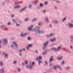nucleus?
<instances>
[{"label":"nucleus","instance_id":"nucleus-1","mask_svg":"<svg viewBox=\"0 0 73 73\" xmlns=\"http://www.w3.org/2000/svg\"><path fill=\"white\" fill-rule=\"evenodd\" d=\"M40 29V27H36V29H35L34 31L35 33L37 35H39V34H42L44 33V31L42 30H40L39 29Z\"/></svg>","mask_w":73,"mask_h":73},{"label":"nucleus","instance_id":"nucleus-2","mask_svg":"<svg viewBox=\"0 0 73 73\" xmlns=\"http://www.w3.org/2000/svg\"><path fill=\"white\" fill-rule=\"evenodd\" d=\"M48 44H49V41H47L46 42L44 43L43 44V50H44L45 49V48H46V46H47V45Z\"/></svg>","mask_w":73,"mask_h":73},{"label":"nucleus","instance_id":"nucleus-3","mask_svg":"<svg viewBox=\"0 0 73 73\" xmlns=\"http://www.w3.org/2000/svg\"><path fill=\"white\" fill-rule=\"evenodd\" d=\"M3 55L4 56V58H5L6 59L8 58V56H9V55H8V54L6 53V52H3Z\"/></svg>","mask_w":73,"mask_h":73},{"label":"nucleus","instance_id":"nucleus-4","mask_svg":"<svg viewBox=\"0 0 73 73\" xmlns=\"http://www.w3.org/2000/svg\"><path fill=\"white\" fill-rule=\"evenodd\" d=\"M50 42H55L56 41V39L55 38H53L52 39H50Z\"/></svg>","mask_w":73,"mask_h":73},{"label":"nucleus","instance_id":"nucleus-5","mask_svg":"<svg viewBox=\"0 0 73 73\" xmlns=\"http://www.w3.org/2000/svg\"><path fill=\"white\" fill-rule=\"evenodd\" d=\"M3 41L4 44H8V40H7V39H3Z\"/></svg>","mask_w":73,"mask_h":73},{"label":"nucleus","instance_id":"nucleus-6","mask_svg":"<svg viewBox=\"0 0 73 73\" xmlns=\"http://www.w3.org/2000/svg\"><path fill=\"white\" fill-rule=\"evenodd\" d=\"M61 49V46H58L57 48H56V51H60V49Z\"/></svg>","mask_w":73,"mask_h":73},{"label":"nucleus","instance_id":"nucleus-7","mask_svg":"<svg viewBox=\"0 0 73 73\" xmlns=\"http://www.w3.org/2000/svg\"><path fill=\"white\" fill-rule=\"evenodd\" d=\"M26 8H27V7H25L24 8H23V9L20 10V12H23V11H24V10H25V9H26Z\"/></svg>","mask_w":73,"mask_h":73},{"label":"nucleus","instance_id":"nucleus-8","mask_svg":"<svg viewBox=\"0 0 73 73\" xmlns=\"http://www.w3.org/2000/svg\"><path fill=\"white\" fill-rule=\"evenodd\" d=\"M0 73H5L4 69L3 68H2L0 70Z\"/></svg>","mask_w":73,"mask_h":73},{"label":"nucleus","instance_id":"nucleus-9","mask_svg":"<svg viewBox=\"0 0 73 73\" xmlns=\"http://www.w3.org/2000/svg\"><path fill=\"white\" fill-rule=\"evenodd\" d=\"M69 27L70 28H73V25L72 23H69L68 24Z\"/></svg>","mask_w":73,"mask_h":73},{"label":"nucleus","instance_id":"nucleus-10","mask_svg":"<svg viewBox=\"0 0 73 73\" xmlns=\"http://www.w3.org/2000/svg\"><path fill=\"white\" fill-rule=\"evenodd\" d=\"M38 2V1H32V4L34 5L36 4H37Z\"/></svg>","mask_w":73,"mask_h":73},{"label":"nucleus","instance_id":"nucleus-11","mask_svg":"<svg viewBox=\"0 0 73 73\" xmlns=\"http://www.w3.org/2000/svg\"><path fill=\"white\" fill-rule=\"evenodd\" d=\"M53 56H51V58H50L49 60V62H51L53 60Z\"/></svg>","mask_w":73,"mask_h":73},{"label":"nucleus","instance_id":"nucleus-12","mask_svg":"<svg viewBox=\"0 0 73 73\" xmlns=\"http://www.w3.org/2000/svg\"><path fill=\"white\" fill-rule=\"evenodd\" d=\"M54 66H55L56 68H56H59L60 69H61V68L60 67V65H56L55 66V65H53Z\"/></svg>","mask_w":73,"mask_h":73},{"label":"nucleus","instance_id":"nucleus-13","mask_svg":"<svg viewBox=\"0 0 73 73\" xmlns=\"http://www.w3.org/2000/svg\"><path fill=\"white\" fill-rule=\"evenodd\" d=\"M41 59H42V58L40 56H39L38 58V57H36V60L38 61L39 60H41Z\"/></svg>","mask_w":73,"mask_h":73},{"label":"nucleus","instance_id":"nucleus-14","mask_svg":"<svg viewBox=\"0 0 73 73\" xmlns=\"http://www.w3.org/2000/svg\"><path fill=\"white\" fill-rule=\"evenodd\" d=\"M33 27V25H31V27H29L28 29V30H29V31H31L32 30V28Z\"/></svg>","mask_w":73,"mask_h":73},{"label":"nucleus","instance_id":"nucleus-15","mask_svg":"<svg viewBox=\"0 0 73 73\" xmlns=\"http://www.w3.org/2000/svg\"><path fill=\"white\" fill-rule=\"evenodd\" d=\"M5 27H6V26L5 25L0 26V28H2V29H3V28H5Z\"/></svg>","mask_w":73,"mask_h":73},{"label":"nucleus","instance_id":"nucleus-16","mask_svg":"<svg viewBox=\"0 0 73 73\" xmlns=\"http://www.w3.org/2000/svg\"><path fill=\"white\" fill-rule=\"evenodd\" d=\"M45 20L46 22H48L49 21V19L47 17H45Z\"/></svg>","mask_w":73,"mask_h":73},{"label":"nucleus","instance_id":"nucleus-17","mask_svg":"<svg viewBox=\"0 0 73 73\" xmlns=\"http://www.w3.org/2000/svg\"><path fill=\"white\" fill-rule=\"evenodd\" d=\"M51 49L53 50H55V51H57V50H56V48L55 47L51 48Z\"/></svg>","mask_w":73,"mask_h":73},{"label":"nucleus","instance_id":"nucleus-18","mask_svg":"<svg viewBox=\"0 0 73 73\" xmlns=\"http://www.w3.org/2000/svg\"><path fill=\"white\" fill-rule=\"evenodd\" d=\"M66 17H65L62 20V22H64V21H66Z\"/></svg>","mask_w":73,"mask_h":73},{"label":"nucleus","instance_id":"nucleus-19","mask_svg":"<svg viewBox=\"0 0 73 73\" xmlns=\"http://www.w3.org/2000/svg\"><path fill=\"white\" fill-rule=\"evenodd\" d=\"M62 58H63V56H61L60 58H58L57 59L58 60H62Z\"/></svg>","mask_w":73,"mask_h":73},{"label":"nucleus","instance_id":"nucleus-20","mask_svg":"<svg viewBox=\"0 0 73 73\" xmlns=\"http://www.w3.org/2000/svg\"><path fill=\"white\" fill-rule=\"evenodd\" d=\"M12 43H13V44H14V45H15V46L16 47H17V46L18 45L17 44H16V42H12Z\"/></svg>","mask_w":73,"mask_h":73},{"label":"nucleus","instance_id":"nucleus-21","mask_svg":"<svg viewBox=\"0 0 73 73\" xmlns=\"http://www.w3.org/2000/svg\"><path fill=\"white\" fill-rule=\"evenodd\" d=\"M28 7L30 9H31L32 8V5L31 4H29L28 5Z\"/></svg>","mask_w":73,"mask_h":73},{"label":"nucleus","instance_id":"nucleus-22","mask_svg":"<svg viewBox=\"0 0 73 73\" xmlns=\"http://www.w3.org/2000/svg\"><path fill=\"white\" fill-rule=\"evenodd\" d=\"M38 64H40V63L42 64V62L41 61V60H39L38 61Z\"/></svg>","mask_w":73,"mask_h":73},{"label":"nucleus","instance_id":"nucleus-23","mask_svg":"<svg viewBox=\"0 0 73 73\" xmlns=\"http://www.w3.org/2000/svg\"><path fill=\"white\" fill-rule=\"evenodd\" d=\"M20 6H15L14 7V9H16V8H18L19 7H20Z\"/></svg>","mask_w":73,"mask_h":73},{"label":"nucleus","instance_id":"nucleus-24","mask_svg":"<svg viewBox=\"0 0 73 73\" xmlns=\"http://www.w3.org/2000/svg\"><path fill=\"white\" fill-rule=\"evenodd\" d=\"M20 36H21V37H24V34H23V33H21Z\"/></svg>","mask_w":73,"mask_h":73},{"label":"nucleus","instance_id":"nucleus-25","mask_svg":"<svg viewBox=\"0 0 73 73\" xmlns=\"http://www.w3.org/2000/svg\"><path fill=\"white\" fill-rule=\"evenodd\" d=\"M65 51L66 52H68L69 53H71V52H70V50H69V49H67V50H65Z\"/></svg>","mask_w":73,"mask_h":73},{"label":"nucleus","instance_id":"nucleus-26","mask_svg":"<svg viewBox=\"0 0 73 73\" xmlns=\"http://www.w3.org/2000/svg\"><path fill=\"white\" fill-rule=\"evenodd\" d=\"M0 65L1 66H3V62L2 61H0Z\"/></svg>","mask_w":73,"mask_h":73},{"label":"nucleus","instance_id":"nucleus-27","mask_svg":"<svg viewBox=\"0 0 73 73\" xmlns=\"http://www.w3.org/2000/svg\"><path fill=\"white\" fill-rule=\"evenodd\" d=\"M18 4H19V2H18V1H17L15 2V5H18Z\"/></svg>","mask_w":73,"mask_h":73},{"label":"nucleus","instance_id":"nucleus-28","mask_svg":"<svg viewBox=\"0 0 73 73\" xmlns=\"http://www.w3.org/2000/svg\"><path fill=\"white\" fill-rule=\"evenodd\" d=\"M36 20H37V19L36 18L33 19L32 20V22H34V21H35Z\"/></svg>","mask_w":73,"mask_h":73},{"label":"nucleus","instance_id":"nucleus-29","mask_svg":"<svg viewBox=\"0 0 73 73\" xmlns=\"http://www.w3.org/2000/svg\"><path fill=\"white\" fill-rule=\"evenodd\" d=\"M28 35V33H25L24 34V36H27V35Z\"/></svg>","mask_w":73,"mask_h":73},{"label":"nucleus","instance_id":"nucleus-30","mask_svg":"<svg viewBox=\"0 0 73 73\" xmlns=\"http://www.w3.org/2000/svg\"><path fill=\"white\" fill-rule=\"evenodd\" d=\"M65 69H66V70H69V66H67L65 68Z\"/></svg>","mask_w":73,"mask_h":73},{"label":"nucleus","instance_id":"nucleus-31","mask_svg":"<svg viewBox=\"0 0 73 73\" xmlns=\"http://www.w3.org/2000/svg\"><path fill=\"white\" fill-rule=\"evenodd\" d=\"M17 62V61H16L14 60L13 61V64H16Z\"/></svg>","mask_w":73,"mask_h":73},{"label":"nucleus","instance_id":"nucleus-32","mask_svg":"<svg viewBox=\"0 0 73 73\" xmlns=\"http://www.w3.org/2000/svg\"><path fill=\"white\" fill-rule=\"evenodd\" d=\"M28 18H25V21H28Z\"/></svg>","mask_w":73,"mask_h":73},{"label":"nucleus","instance_id":"nucleus-33","mask_svg":"<svg viewBox=\"0 0 73 73\" xmlns=\"http://www.w3.org/2000/svg\"><path fill=\"white\" fill-rule=\"evenodd\" d=\"M39 5L40 7H42L43 6V4L40 3L39 4Z\"/></svg>","mask_w":73,"mask_h":73},{"label":"nucleus","instance_id":"nucleus-34","mask_svg":"<svg viewBox=\"0 0 73 73\" xmlns=\"http://www.w3.org/2000/svg\"><path fill=\"white\" fill-rule=\"evenodd\" d=\"M32 46V44H29L28 45V47H31Z\"/></svg>","mask_w":73,"mask_h":73},{"label":"nucleus","instance_id":"nucleus-35","mask_svg":"<svg viewBox=\"0 0 73 73\" xmlns=\"http://www.w3.org/2000/svg\"><path fill=\"white\" fill-rule=\"evenodd\" d=\"M70 38H71V39H72V40H73V36L72 35L70 36Z\"/></svg>","mask_w":73,"mask_h":73},{"label":"nucleus","instance_id":"nucleus-36","mask_svg":"<svg viewBox=\"0 0 73 73\" xmlns=\"http://www.w3.org/2000/svg\"><path fill=\"white\" fill-rule=\"evenodd\" d=\"M16 23V27H19V26H20V25H19V24H17V23Z\"/></svg>","mask_w":73,"mask_h":73},{"label":"nucleus","instance_id":"nucleus-37","mask_svg":"<svg viewBox=\"0 0 73 73\" xmlns=\"http://www.w3.org/2000/svg\"><path fill=\"white\" fill-rule=\"evenodd\" d=\"M47 64H48V62L47 61H46L44 62V65H47Z\"/></svg>","mask_w":73,"mask_h":73},{"label":"nucleus","instance_id":"nucleus-38","mask_svg":"<svg viewBox=\"0 0 73 73\" xmlns=\"http://www.w3.org/2000/svg\"><path fill=\"white\" fill-rule=\"evenodd\" d=\"M65 62V61L63 60L62 62V65L64 64V63Z\"/></svg>","mask_w":73,"mask_h":73},{"label":"nucleus","instance_id":"nucleus-39","mask_svg":"<svg viewBox=\"0 0 73 73\" xmlns=\"http://www.w3.org/2000/svg\"><path fill=\"white\" fill-rule=\"evenodd\" d=\"M7 25H11V23L10 22H8L7 24Z\"/></svg>","mask_w":73,"mask_h":73},{"label":"nucleus","instance_id":"nucleus-40","mask_svg":"<svg viewBox=\"0 0 73 73\" xmlns=\"http://www.w3.org/2000/svg\"><path fill=\"white\" fill-rule=\"evenodd\" d=\"M29 67L30 69H32L33 68L32 66L31 65L29 66Z\"/></svg>","mask_w":73,"mask_h":73},{"label":"nucleus","instance_id":"nucleus-41","mask_svg":"<svg viewBox=\"0 0 73 73\" xmlns=\"http://www.w3.org/2000/svg\"><path fill=\"white\" fill-rule=\"evenodd\" d=\"M53 34H50L49 35V36H50V37H51V36H53Z\"/></svg>","mask_w":73,"mask_h":73},{"label":"nucleus","instance_id":"nucleus-42","mask_svg":"<svg viewBox=\"0 0 73 73\" xmlns=\"http://www.w3.org/2000/svg\"><path fill=\"white\" fill-rule=\"evenodd\" d=\"M54 22L56 24H57L58 23V21H55Z\"/></svg>","mask_w":73,"mask_h":73},{"label":"nucleus","instance_id":"nucleus-43","mask_svg":"<svg viewBox=\"0 0 73 73\" xmlns=\"http://www.w3.org/2000/svg\"><path fill=\"white\" fill-rule=\"evenodd\" d=\"M27 39L29 40H31V37H28L27 38Z\"/></svg>","mask_w":73,"mask_h":73},{"label":"nucleus","instance_id":"nucleus-44","mask_svg":"<svg viewBox=\"0 0 73 73\" xmlns=\"http://www.w3.org/2000/svg\"><path fill=\"white\" fill-rule=\"evenodd\" d=\"M19 52H23V50L22 49L19 50Z\"/></svg>","mask_w":73,"mask_h":73},{"label":"nucleus","instance_id":"nucleus-45","mask_svg":"<svg viewBox=\"0 0 73 73\" xmlns=\"http://www.w3.org/2000/svg\"><path fill=\"white\" fill-rule=\"evenodd\" d=\"M17 70L18 71V72H20V68H17Z\"/></svg>","mask_w":73,"mask_h":73},{"label":"nucleus","instance_id":"nucleus-46","mask_svg":"<svg viewBox=\"0 0 73 73\" xmlns=\"http://www.w3.org/2000/svg\"><path fill=\"white\" fill-rule=\"evenodd\" d=\"M12 21H13V22L14 23H15V22L16 21V20H15L14 19H13Z\"/></svg>","mask_w":73,"mask_h":73},{"label":"nucleus","instance_id":"nucleus-47","mask_svg":"<svg viewBox=\"0 0 73 73\" xmlns=\"http://www.w3.org/2000/svg\"><path fill=\"white\" fill-rule=\"evenodd\" d=\"M11 17H12V18L13 17H14V15H13V14H12V15H11Z\"/></svg>","mask_w":73,"mask_h":73},{"label":"nucleus","instance_id":"nucleus-48","mask_svg":"<svg viewBox=\"0 0 73 73\" xmlns=\"http://www.w3.org/2000/svg\"><path fill=\"white\" fill-rule=\"evenodd\" d=\"M45 12H46V10H43L42 12L43 13H45Z\"/></svg>","mask_w":73,"mask_h":73},{"label":"nucleus","instance_id":"nucleus-49","mask_svg":"<svg viewBox=\"0 0 73 73\" xmlns=\"http://www.w3.org/2000/svg\"><path fill=\"white\" fill-rule=\"evenodd\" d=\"M38 25L39 26H41V24L39 22V23L38 24Z\"/></svg>","mask_w":73,"mask_h":73},{"label":"nucleus","instance_id":"nucleus-50","mask_svg":"<svg viewBox=\"0 0 73 73\" xmlns=\"http://www.w3.org/2000/svg\"><path fill=\"white\" fill-rule=\"evenodd\" d=\"M26 49L27 50H29V47H26Z\"/></svg>","mask_w":73,"mask_h":73},{"label":"nucleus","instance_id":"nucleus-51","mask_svg":"<svg viewBox=\"0 0 73 73\" xmlns=\"http://www.w3.org/2000/svg\"><path fill=\"white\" fill-rule=\"evenodd\" d=\"M46 36L47 37H48V38H49V37H50V36H49V35H46Z\"/></svg>","mask_w":73,"mask_h":73},{"label":"nucleus","instance_id":"nucleus-52","mask_svg":"<svg viewBox=\"0 0 73 73\" xmlns=\"http://www.w3.org/2000/svg\"><path fill=\"white\" fill-rule=\"evenodd\" d=\"M25 63L26 64V65H27V64H28V62H27V61H25Z\"/></svg>","mask_w":73,"mask_h":73},{"label":"nucleus","instance_id":"nucleus-53","mask_svg":"<svg viewBox=\"0 0 73 73\" xmlns=\"http://www.w3.org/2000/svg\"><path fill=\"white\" fill-rule=\"evenodd\" d=\"M54 69H56V67H55V66H54V67H52V68H51L50 69H52L53 68Z\"/></svg>","mask_w":73,"mask_h":73},{"label":"nucleus","instance_id":"nucleus-54","mask_svg":"<svg viewBox=\"0 0 73 73\" xmlns=\"http://www.w3.org/2000/svg\"><path fill=\"white\" fill-rule=\"evenodd\" d=\"M11 47V48H13V47H14V46L13 44H12Z\"/></svg>","mask_w":73,"mask_h":73},{"label":"nucleus","instance_id":"nucleus-55","mask_svg":"<svg viewBox=\"0 0 73 73\" xmlns=\"http://www.w3.org/2000/svg\"><path fill=\"white\" fill-rule=\"evenodd\" d=\"M70 49H73V47L72 46H70Z\"/></svg>","mask_w":73,"mask_h":73},{"label":"nucleus","instance_id":"nucleus-56","mask_svg":"<svg viewBox=\"0 0 73 73\" xmlns=\"http://www.w3.org/2000/svg\"><path fill=\"white\" fill-rule=\"evenodd\" d=\"M56 2L58 3H60V2L59 1H56Z\"/></svg>","mask_w":73,"mask_h":73},{"label":"nucleus","instance_id":"nucleus-57","mask_svg":"<svg viewBox=\"0 0 73 73\" xmlns=\"http://www.w3.org/2000/svg\"><path fill=\"white\" fill-rule=\"evenodd\" d=\"M32 65H33L35 64V62H33L32 63Z\"/></svg>","mask_w":73,"mask_h":73},{"label":"nucleus","instance_id":"nucleus-58","mask_svg":"<svg viewBox=\"0 0 73 73\" xmlns=\"http://www.w3.org/2000/svg\"><path fill=\"white\" fill-rule=\"evenodd\" d=\"M52 66V64H50L49 65V66Z\"/></svg>","mask_w":73,"mask_h":73},{"label":"nucleus","instance_id":"nucleus-59","mask_svg":"<svg viewBox=\"0 0 73 73\" xmlns=\"http://www.w3.org/2000/svg\"><path fill=\"white\" fill-rule=\"evenodd\" d=\"M35 52L36 53H38V51L37 50H35Z\"/></svg>","mask_w":73,"mask_h":73},{"label":"nucleus","instance_id":"nucleus-60","mask_svg":"<svg viewBox=\"0 0 73 73\" xmlns=\"http://www.w3.org/2000/svg\"><path fill=\"white\" fill-rule=\"evenodd\" d=\"M24 50V51H25V48H23L22 49V50Z\"/></svg>","mask_w":73,"mask_h":73},{"label":"nucleus","instance_id":"nucleus-61","mask_svg":"<svg viewBox=\"0 0 73 73\" xmlns=\"http://www.w3.org/2000/svg\"><path fill=\"white\" fill-rule=\"evenodd\" d=\"M19 56H22V54H21V53H19Z\"/></svg>","mask_w":73,"mask_h":73},{"label":"nucleus","instance_id":"nucleus-62","mask_svg":"<svg viewBox=\"0 0 73 73\" xmlns=\"http://www.w3.org/2000/svg\"><path fill=\"white\" fill-rule=\"evenodd\" d=\"M22 65L24 66V65H25L24 63H22Z\"/></svg>","mask_w":73,"mask_h":73},{"label":"nucleus","instance_id":"nucleus-63","mask_svg":"<svg viewBox=\"0 0 73 73\" xmlns=\"http://www.w3.org/2000/svg\"><path fill=\"white\" fill-rule=\"evenodd\" d=\"M40 7H37V9H40Z\"/></svg>","mask_w":73,"mask_h":73},{"label":"nucleus","instance_id":"nucleus-64","mask_svg":"<svg viewBox=\"0 0 73 73\" xmlns=\"http://www.w3.org/2000/svg\"><path fill=\"white\" fill-rule=\"evenodd\" d=\"M19 23H21L22 22V21L21 20H20L19 21Z\"/></svg>","mask_w":73,"mask_h":73}]
</instances>
